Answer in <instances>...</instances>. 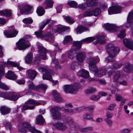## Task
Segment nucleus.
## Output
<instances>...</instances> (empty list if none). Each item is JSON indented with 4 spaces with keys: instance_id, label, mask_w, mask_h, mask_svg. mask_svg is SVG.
Here are the masks:
<instances>
[{
    "instance_id": "nucleus-19",
    "label": "nucleus",
    "mask_w": 133,
    "mask_h": 133,
    "mask_svg": "<svg viewBox=\"0 0 133 133\" xmlns=\"http://www.w3.org/2000/svg\"><path fill=\"white\" fill-rule=\"evenodd\" d=\"M122 74V72L121 71H117L116 72L113 76V81L116 84L119 81L118 79L120 77Z\"/></svg>"
},
{
    "instance_id": "nucleus-41",
    "label": "nucleus",
    "mask_w": 133,
    "mask_h": 133,
    "mask_svg": "<svg viewBox=\"0 0 133 133\" xmlns=\"http://www.w3.org/2000/svg\"><path fill=\"white\" fill-rule=\"evenodd\" d=\"M63 17L66 20V21L69 23L72 24L74 22V20L71 18L69 16H63Z\"/></svg>"
},
{
    "instance_id": "nucleus-55",
    "label": "nucleus",
    "mask_w": 133,
    "mask_h": 133,
    "mask_svg": "<svg viewBox=\"0 0 133 133\" xmlns=\"http://www.w3.org/2000/svg\"><path fill=\"white\" fill-rule=\"evenodd\" d=\"M93 15L92 10L86 11L83 14V16L85 17L90 16Z\"/></svg>"
},
{
    "instance_id": "nucleus-42",
    "label": "nucleus",
    "mask_w": 133,
    "mask_h": 133,
    "mask_svg": "<svg viewBox=\"0 0 133 133\" xmlns=\"http://www.w3.org/2000/svg\"><path fill=\"white\" fill-rule=\"evenodd\" d=\"M83 118L85 121L86 119L91 120L92 119V115L89 114L85 113L83 116Z\"/></svg>"
},
{
    "instance_id": "nucleus-37",
    "label": "nucleus",
    "mask_w": 133,
    "mask_h": 133,
    "mask_svg": "<svg viewBox=\"0 0 133 133\" xmlns=\"http://www.w3.org/2000/svg\"><path fill=\"white\" fill-rule=\"evenodd\" d=\"M50 19H47L46 21H43L40 25V29L41 30L47 24L49 23L50 21Z\"/></svg>"
},
{
    "instance_id": "nucleus-64",
    "label": "nucleus",
    "mask_w": 133,
    "mask_h": 133,
    "mask_svg": "<svg viewBox=\"0 0 133 133\" xmlns=\"http://www.w3.org/2000/svg\"><path fill=\"white\" fill-rule=\"evenodd\" d=\"M101 73L100 69L99 70L98 69L97 70L95 73L94 75L96 76L101 77Z\"/></svg>"
},
{
    "instance_id": "nucleus-39",
    "label": "nucleus",
    "mask_w": 133,
    "mask_h": 133,
    "mask_svg": "<svg viewBox=\"0 0 133 133\" xmlns=\"http://www.w3.org/2000/svg\"><path fill=\"white\" fill-rule=\"evenodd\" d=\"M93 15L95 16H97L99 15L101 12V10L98 8H96L92 10Z\"/></svg>"
},
{
    "instance_id": "nucleus-61",
    "label": "nucleus",
    "mask_w": 133,
    "mask_h": 133,
    "mask_svg": "<svg viewBox=\"0 0 133 133\" xmlns=\"http://www.w3.org/2000/svg\"><path fill=\"white\" fill-rule=\"evenodd\" d=\"M116 105L115 103H113L111 104L108 107V110H112L114 109V108Z\"/></svg>"
},
{
    "instance_id": "nucleus-43",
    "label": "nucleus",
    "mask_w": 133,
    "mask_h": 133,
    "mask_svg": "<svg viewBox=\"0 0 133 133\" xmlns=\"http://www.w3.org/2000/svg\"><path fill=\"white\" fill-rule=\"evenodd\" d=\"M72 41V38L70 36H66L63 41V44L65 45L69 42H71Z\"/></svg>"
},
{
    "instance_id": "nucleus-28",
    "label": "nucleus",
    "mask_w": 133,
    "mask_h": 133,
    "mask_svg": "<svg viewBox=\"0 0 133 133\" xmlns=\"http://www.w3.org/2000/svg\"><path fill=\"white\" fill-rule=\"evenodd\" d=\"M0 110L3 115H5L10 112V109L5 106H3L1 107Z\"/></svg>"
},
{
    "instance_id": "nucleus-62",
    "label": "nucleus",
    "mask_w": 133,
    "mask_h": 133,
    "mask_svg": "<svg viewBox=\"0 0 133 133\" xmlns=\"http://www.w3.org/2000/svg\"><path fill=\"white\" fill-rule=\"evenodd\" d=\"M113 114L110 112H108L106 114V116L107 117V118L109 119L111 118L113 116Z\"/></svg>"
},
{
    "instance_id": "nucleus-21",
    "label": "nucleus",
    "mask_w": 133,
    "mask_h": 133,
    "mask_svg": "<svg viewBox=\"0 0 133 133\" xmlns=\"http://www.w3.org/2000/svg\"><path fill=\"white\" fill-rule=\"evenodd\" d=\"M53 95L55 100L56 102L59 103L63 102L61 96L56 91H54L53 93Z\"/></svg>"
},
{
    "instance_id": "nucleus-25",
    "label": "nucleus",
    "mask_w": 133,
    "mask_h": 133,
    "mask_svg": "<svg viewBox=\"0 0 133 133\" xmlns=\"http://www.w3.org/2000/svg\"><path fill=\"white\" fill-rule=\"evenodd\" d=\"M124 70L128 74L133 72V65L128 64L125 65Z\"/></svg>"
},
{
    "instance_id": "nucleus-5",
    "label": "nucleus",
    "mask_w": 133,
    "mask_h": 133,
    "mask_svg": "<svg viewBox=\"0 0 133 133\" xmlns=\"http://www.w3.org/2000/svg\"><path fill=\"white\" fill-rule=\"evenodd\" d=\"M42 31H39L35 32V34L37 37L41 38H44L45 40L47 41H50V39L53 38V37L52 33H48L46 34L45 35H43L42 33Z\"/></svg>"
},
{
    "instance_id": "nucleus-8",
    "label": "nucleus",
    "mask_w": 133,
    "mask_h": 133,
    "mask_svg": "<svg viewBox=\"0 0 133 133\" xmlns=\"http://www.w3.org/2000/svg\"><path fill=\"white\" fill-rule=\"evenodd\" d=\"M16 44L18 49L20 50L25 49L30 46V45L26 44V41L23 39H21Z\"/></svg>"
},
{
    "instance_id": "nucleus-50",
    "label": "nucleus",
    "mask_w": 133,
    "mask_h": 133,
    "mask_svg": "<svg viewBox=\"0 0 133 133\" xmlns=\"http://www.w3.org/2000/svg\"><path fill=\"white\" fill-rule=\"evenodd\" d=\"M35 106L34 105L30 106L25 105L23 106L22 109L24 110L28 109H32L35 108Z\"/></svg>"
},
{
    "instance_id": "nucleus-53",
    "label": "nucleus",
    "mask_w": 133,
    "mask_h": 133,
    "mask_svg": "<svg viewBox=\"0 0 133 133\" xmlns=\"http://www.w3.org/2000/svg\"><path fill=\"white\" fill-rule=\"evenodd\" d=\"M29 87L30 88L36 91L37 90V86H35L33 82H31L29 84Z\"/></svg>"
},
{
    "instance_id": "nucleus-38",
    "label": "nucleus",
    "mask_w": 133,
    "mask_h": 133,
    "mask_svg": "<svg viewBox=\"0 0 133 133\" xmlns=\"http://www.w3.org/2000/svg\"><path fill=\"white\" fill-rule=\"evenodd\" d=\"M96 91V89L94 87H90L85 91V93L88 94L94 92Z\"/></svg>"
},
{
    "instance_id": "nucleus-9",
    "label": "nucleus",
    "mask_w": 133,
    "mask_h": 133,
    "mask_svg": "<svg viewBox=\"0 0 133 133\" xmlns=\"http://www.w3.org/2000/svg\"><path fill=\"white\" fill-rule=\"evenodd\" d=\"M121 11V7L118 6H114L109 8L108 9L109 14L119 13Z\"/></svg>"
},
{
    "instance_id": "nucleus-51",
    "label": "nucleus",
    "mask_w": 133,
    "mask_h": 133,
    "mask_svg": "<svg viewBox=\"0 0 133 133\" xmlns=\"http://www.w3.org/2000/svg\"><path fill=\"white\" fill-rule=\"evenodd\" d=\"M52 61L55 64L56 68L57 69H59L61 68V66L58 64V62L57 59L54 58L52 59Z\"/></svg>"
},
{
    "instance_id": "nucleus-34",
    "label": "nucleus",
    "mask_w": 133,
    "mask_h": 133,
    "mask_svg": "<svg viewBox=\"0 0 133 133\" xmlns=\"http://www.w3.org/2000/svg\"><path fill=\"white\" fill-rule=\"evenodd\" d=\"M36 12L39 16H41L44 14L45 11L43 7L39 6L37 8Z\"/></svg>"
},
{
    "instance_id": "nucleus-22",
    "label": "nucleus",
    "mask_w": 133,
    "mask_h": 133,
    "mask_svg": "<svg viewBox=\"0 0 133 133\" xmlns=\"http://www.w3.org/2000/svg\"><path fill=\"white\" fill-rule=\"evenodd\" d=\"M3 63L4 65H9L12 66L16 67L19 70H21L22 69V67L19 66V63H17L9 61H7V62H4Z\"/></svg>"
},
{
    "instance_id": "nucleus-49",
    "label": "nucleus",
    "mask_w": 133,
    "mask_h": 133,
    "mask_svg": "<svg viewBox=\"0 0 133 133\" xmlns=\"http://www.w3.org/2000/svg\"><path fill=\"white\" fill-rule=\"evenodd\" d=\"M89 69L92 72H94L95 73L97 70L98 68L95 65L89 66Z\"/></svg>"
},
{
    "instance_id": "nucleus-12",
    "label": "nucleus",
    "mask_w": 133,
    "mask_h": 133,
    "mask_svg": "<svg viewBox=\"0 0 133 133\" xmlns=\"http://www.w3.org/2000/svg\"><path fill=\"white\" fill-rule=\"evenodd\" d=\"M18 32L15 29H12L8 31H5L4 34L7 37H15Z\"/></svg>"
},
{
    "instance_id": "nucleus-58",
    "label": "nucleus",
    "mask_w": 133,
    "mask_h": 133,
    "mask_svg": "<svg viewBox=\"0 0 133 133\" xmlns=\"http://www.w3.org/2000/svg\"><path fill=\"white\" fill-rule=\"evenodd\" d=\"M77 63L76 62H72L70 68L71 70H74L76 68Z\"/></svg>"
},
{
    "instance_id": "nucleus-48",
    "label": "nucleus",
    "mask_w": 133,
    "mask_h": 133,
    "mask_svg": "<svg viewBox=\"0 0 133 133\" xmlns=\"http://www.w3.org/2000/svg\"><path fill=\"white\" fill-rule=\"evenodd\" d=\"M76 53V51L74 49H71L69 52L68 57L69 58L72 59L74 58V54Z\"/></svg>"
},
{
    "instance_id": "nucleus-30",
    "label": "nucleus",
    "mask_w": 133,
    "mask_h": 133,
    "mask_svg": "<svg viewBox=\"0 0 133 133\" xmlns=\"http://www.w3.org/2000/svg\"><path fill=\"white\" fill-rule=\"evenodd\" d=\"M11 12L10 10H2L0 11V15L1 14L3 16H6L10 17L11 16Z\"/></svg>"
},
{
    "instance_id": "nucleus-27",
    "label": "nucleus",
    "mask_w": 133,
    "mask_h": 133,
    "mask_svg": "<svg viewBox=\"0 0 133 133\" xmlns=\"http://www.w3.org/2000/svg\"><path fill=\"white\" fill-rule=\"evenodd\" d=\"M86 3L88 6L91 7L96 6L97 4L96 0H87Z\"/></svg>"
},
{
    "instance_id": "nucleus-4",
    "label": "nucleus",
    "mask_w": 133,
    "mask_h": 133,
    "mask_svg": "<svg viewBox=\"0 0 133 133\" xmlns=\"http://www.w3.org/2000/svg\"><path fill=\"white\" fill-rule=\"evenodd\" d=\"M18 131L20 132H27V129L31 132L30 130L31 128H34L31 127L30 124L28 122H26L23 123H20L18 125Z\"/></svg>"
},
{
    "instance_id": "nucleus-18",
    "label": "nucleus",
    "mask_w": 133,
    "mask_h": 133,
    "mask_svg": "<svg viewBox=\"0 0 133 133\" xmlns=\"http://www.w3.org/2000/svg\"><path fill=\"white\" fill-rule=\"evenodd\" d=\"M86 54L84 52H79L77 54V59L79 62H82L86 57Z\"/></svg>"
},
{
    "instance_id": "nucleus-47",
    "label": "nucleus",
    "mask_w": 133,
    "mask_h": 133,
    "mask_svg": "<svg viewBox=\"0 0 133 133\" xmlns=\"http://www.w3.org/2000/svg\"><path fill=\"white\" fill-rule=\"evenodd\" d=\"M23 21L26 24H30L33 22L31 18H25L23 20Z\"/></svg>"
},
{
    "instance_id": "nucleus-13",
    "label": "nucleus",
    "mask_w": 133,
    "mask_h": 133,
    "mask_svg": "<svg viewBox=\"0 0 133 133\" xmlns=\"http://www.w3.org/2000/svg\"><path fill=\"white\" fill-rule=\"evenodd\" d=\"M100 59L98 56L96 58L91 57L87 59V62L89 66L95 65L97 63L99 62Z\"/></svg>"
},
{
    "instance_id": "nucleus-57",
    "label": "nucleus",
    "mask_w": 133,
    "mask_h": 133,
    "mask_svg": "<svg viewBox=\"0 0 133 133\" xmlns=\"http://www.w3.org/2000/svg\"><path fill=\"white\" fill-rule=\"evenodd\" d=\"M125 30H122L119 34L117 36V37L121 38H122L125 36Z\"/></svg>"
},
{
    "instance_id": "nucleus-16",
    "label": "nucleus",
    "mask_w": 133,
    "mask_h": 133,
    "mask_svg": "<svg viewBox=\"0 0 133 133\" xmlns=\"http://www.w3.org/2000/svg\"><path fill=\"white\" fill-rule=\"evenodd\" d=\"M77 75L85 78H88L89 76V72L84 69H82L77 73Z\"/></svg>"
},
{
    "instance_id": "nucleus-56",
    "label": "nucleus",
    "mask_w": 133,
    "mask_h": 133,
    "mask_svg": "<svg viewBox=\"0 0 133 133\" xmlns=\"http://www.w3.org/2000/svg\"><path fill=\"white\" fill-rule=\"evenodd\" d=\"M100 98V96L99 95H92L90 99L93 101H97Z\"/></svg>"
},
{
    "instance_id": "nucleus-6",
    "label": "nucleus",
    "mask_w": 133,
    "mask_h": 133,
    "mask_svg": "<svg viewBox=\"0 0 133 133\" xmlns=\"http://www.w3.org/2000/svg\"><path fill=\"white\" fill-rule=\"evenodd\" d=\"M95 39V38L94 37H90L87 38L82 40L81 41L74 42L73 46L76 47L77 49L81 48V43L83 42H86L87 43H89L92 42Z\"/></svg>"
},
{
    "instance_id": "nucleus-46",
    "label": "nucleus",
    "mask_w": 133,
    "mask_h": 133,
    "mask_svg": "<svg viewBox=\"0 0 133 133\" xmlns=\"http://www.w3.org/2000/svg\"><path fill=\"white\" fill-rule=\"evenodd\" d=\"M122 63H115L113 64V68L115 69H117L119 68L123 65Z\"/></svg>"
},
{
    "instance_id": "nucleus-35",
    "label": "nucleus",
    "mask_w": 133,
    "mask_h": 133,
    "mask_svg": "<svg viewBox=\"0 0 133 133\" xmlns=\"http://www.w3.org/2000/svg\"><path fill=\"white\" fill-rule=\"evenodd\" d=\"M26 104H33L38 105L41 104L40 102H38L34 99H29L26 102Z\"/></svg>"
},
{
    "instance_id": "nucleus-23",
    "label": "nucleus",
    "mask_w": 133,
    "mask_h": 133,
    "mask_svg": "<svg viewBox=\"0 0 133 133\" xmlns=\"http://www.w3.org/2000/svg\"><path fill=\"white\" fill-rule=\"evenodd\" d=\"M19 97L18 94H16L13 92L9 93L8 99L12 101H16L17 100Z\"/></svg>"
},
{
    "instance_id": "nucleus-26",
    "label": "nucleus",
    "mask_w": 133,
    "mask_h": 133,
    "mask_svg": "<svg viewBox=\"0 0 133 133\" xmlns=\"http://www.w3.org/2000/svg\"><path fill=\"white\" fill-rule=\"evenodd\" d=\"M45 122L44 118L41 115H39L36 117V123L37 124L42 125Z\"/></svg>"
},
{
    "instance_id": "nucleus-40",
    "label": "nucleus",
    "mask_w": 133,
    "mask_h": 133,
    "mask_svg": "<svg viewBox=\"0 0 133 133\" xmlns=\"http://www.w3.org/2000/svg\"><path fill=\"white\" fill-rule=\"evenodd\" d=\"M66 122L68 123L69 125L71 126H73L74 124H75V122H74L72 119L70 118L69 117H66Z\"/></svg>"
},
{
    "instance_id": "nucleus-1",
    "label": "nucleus",
    "mask_w": 133,
    "mask_h": 133,
    "mask_svg": "<svg viewBox=\"0 0 133 133\" xmlns=\"http://www.w3.org/2000/svg\"><path fill=\"white\" fill-rule=\"evenodd\" d=\"M107 50L109 56L105 59V61L108 63L114 60V58L116 55L119 52L120 50L119 48L115 47L114 44H110L107 45Z\"/></svg>"
},
{
    "instance_id": "nucleus-24",
    "label": "nucleus",
    "mask_w": 133,
    "mask_h": 133,
    "mask_svg": "<svg viewBox=\"0 0 133 133\" xmlns=\"http://www.w3.org/2000/svg\"><path fill=\"white\" fill-rule=\"evenodd\" d=\"M31 7L27 5L25 6L20 10L21 12L23 14H28L31 13Z\"/></svg>"
},
{
    "instance_id": "nucleus-14",
    "label": "nucleus",
    "mask_w": 133,
    "mask_h": 133,
    "mask_svg": "<svg viewBox=\"0 0 133 133\" xmlns=\"http://www.w3.org/2000/svg\"><path fill=\"white\" fill-rule=\"evenodd\" d=\"M53 125L57 129L61 131L65 130L67 127V126L65 124L61 122H58L53 124Z\"/></svg>"
},
{
    "instance_id": "nucleus-2",
    "label": "nucleus",
    "mask_w": 133,
    "mask_h": 133,
    "mask_svg": "<svg viewBox=\"0 0 133 133\" xmlns=\"http://www.w3.org/2000/svg\"><path fill=\"white\" fill-rule=\"evenodd\" d=\"M81 85L77 83H74L73 85H66L64 86L63 89L66 93L76 94L81 87Z\"/></svg>"
},
{
    "instance_id": "nucleus-15",
    "label": "nucleus",
    "mask_w": 133,
    "mask_h": 133,
    "mask_svg": "<svg viewBox=\"0 0 133 133\" xmlns=\"http://www.w3.org/2000/svg\"><path fill=\"white\" fill-rule=\"evenodd\" d=\"M123 42L126 47L133 50V41L129 39L124 38L123 39Z\"/></svg>"
},
{
    "instance_id": "nucleus-33",
    "label": "nucleus",
    "mask_w": 133,
    "mask_h": 133,
    "mask_svg": "<svg viewBox=\"0 0 133 133\" xmlns=\"http://www.w3.org/2000/svg\"><path fill=\"white\" fill-rule=\"evenodd\" d=\"M53 5V2L51 0H46L44 6H45V9H47L48 7L51 8Z\"/></svg>"
},
{
    "instance_id": "nucleus-11",
    "label": "nucleus",
    "mask_w": 133,
    "mask_h": 133,
    "mask_svg": "<svg viewBox=\"0 0 133 133\" xmlns=\"http://www.w3.org/2000/svg\"><path fill=\"white\" fill-rule=\"evenodd\" d=\"M104 27L105 29L112 32L116 31L118 28V27L115 25L110 24L109 23L105 24Z\"/></svg>"
},
{
    "instance_id": "nucleus-7",
    "label": "nucleus",
    "mask_w": 133,
    "mask_h": 133,
    "mask_svg": "<svg viewBox=\"0 0 133 133\" xmlns=\"http://www.w3.org/2000/svg\"><path fill=\"white\" fill-rule=\"evenodd\" d=\"M59 108V106H56L51 109L50 112L54 119H61V114L58 111V110H60Z\"/></svg>"
},
{
    "instance_id": "nucleus-63",
    "label": "nucleus",
    "mask_w": 133,
    "mask_h": 133,
    "mask_svg": "<svg viewBox=\"0 0 133 133\" xmlns=\"http://www.w3.org/2000/svg\"><path fill=\"white\" fill-rule=\"evenodd\" d=\"M30 130H31V132L32 133H42L40 131L37 130L36 129L35 127L31 128Z\"/></svg>"
},
{
    "instance_id": "nucleus-36",
    "label": "nucleus",
    "mask_w": 133,
    "mask_h": 133,
    "mask_svg": "<svg viewBox=\"0 0 133 133\" xmlns=\"http://www.w3.org/2000/svg\"><path fill=\"white\" fill-rule=\"evenodd\" d=\"M128 23H130L133 22V11H131L129 13L127 18Z\"/></svg>"
},
{
    "instance_id": "nucleus-20",
    "label": "nucleus",
    "mask_w": 133,
    "mask_h": 133,
    "mask_svg": "<svg viewBox=\"0 0 133 133\" xmlns=\"http://www.w3.org/2000/svg\"><path fill=\"white\" fill-rule=\"evenodd\" d=\"M6 77L7 78L14 80L16 79L17 77L16 75L11 71H9L6 74Z\"/></svg>"
},
{
    "instance_id": "nucleus-44",
    "label": "nucleus",
    "mask_w": 133,
    "mask_h": 133,
    "mask_svg": "<svg viewBox=\"0 0 133 133\" xmlns=\"http://www.w3.org/2000/svg\"><path fill=\"white\" fill-rule=\"evenodd\" d=\"M37 90L38 91L40 89L43 90V91H45L47 87L46 85L42 84L37 86Z\"/></svg>"
},
{
    "instance_id": "nucleus-60",
    "label": "nucleus",
    "mask_w": 133,
    "mask_h": 133,
    "mask_svg": "<svg viewBox=\"0 0 133 133\" xmlns=\"http://www.w3.org/2000/svg\"><path fill=\"white\" fill-rule=\"evenodd\" d=\"M128 83L125 80H123L122 82L119 81L116 84L117 85L121 84L124 86H126L127 85Z\"/></svg>"
},
{
    "instance_id": "nucleus-3",
    "label": "nucleus",
    "mask_w": 133,
    "mask_h": 133,
    "mask_svg": "<svg viewBox=\"0 0 133 133\" xmlns=\"http://www.w3.org/2000/svg\"><path fill=\"white\" fill-rule=\"evenodd\" d=\"M40 71H41L43 73V79H47L50 81H52L54 85L57 84L58 82L57 81H53L51 75L52 71L48 68H41L39 69Z\"/></svg>"
},
{
    "instance_id": "nucleus-45",
    "label": "nucleus",
    "mask_w": 133,
    "mask_h": 133,
    "mask_svg": "<svg viewBox=\"0 0 133 133\" xmlns=\"http://www.w3.org/2000/svg\"><path fill=\"white\" fill-rule=\"evenodd\" d=\"M69 27L65 26L63 27H58L57 28V31L59 33H60L63 31H65L66 30L69 29Z\"/></svg>"
},
{
    "instance_id": "nucleus-32",
    "label": "nucleus",
    "mask_w": 133,
    "mask_h": 133,
    "mask_svg": "<svg viewBox=\"0 0 133 133\" xmlns=\"http://www.w3.org/2000/svg\"><path fill=\"white\" fill-rule=\"evenodd\" d=\"M89 29L83 26H80L78 27L76 29V32L77 33H81L84 31L88 30Z\"/></svg>"
},
{
    "instance_id": "nucleus-10",
    "label": "nucleus",
    "mask_w": 133,
    "mask_h": 133,
    "mask_svg": "<svg viewBox=\"0 0 133 133\" xmlns=\"http://www.w3.org/2000/svg\"><path fill=\"white\" fill-rule=\"evenodd\" d=\"M38 51L39 52L40 57L42 59H46V54L48 52L46 49L43 46H40Z\"/></svg>"
},
{
    "instance_id": "nucleus-29",
    "label": "nucleus",
    "mask_w": 133,
    "mask_h": 133,
    "mask_svg": "<svg viewBox=\"0 0 133 133\" xmlns=\"http://www.w3.org/2000/svg\"><path fill=\"white\" fill-rule=\"evenodd\" d=\"M32 52H30L26 56L25 58V62L27 63H30L32 62Z\"/></svg>"
},
{
    "instance_id": "nucleus-31",
    "label": "nucleus",
    "mask_w": 133,
    "mask_h": 133,
    "mask_svg": "<svg viewBox=\"0 0 133 133\" xmlns=\"http://www.w3.org/2000/svg\"><path fill=\"white\" fill-rule=\"evenodd\" d=\"M96 38L97 43L101 44H104L105 43V40L104 36H98L96 37Z\"/></svg>"
},
{
    "instance_id": "nucleus-17",
    "label": "nucleus",
    "mask_w": 133,
    "mask_h": 133,
    "mask_svg": "<svg viewBox=\"0 0 133 133\" xmlns=\"http://www.w3.org/2000/svg\"><path fill=\"white\" fill-rule=\"evenodd\" d=\"M26 74L29 78L32 80H33L37 75V73L34 70H28L27 71Z\"/></svg>"
},
{
    "instance_id": "nucleus-52",
    "label": "nucleus",
    "mask_w": 133,
    "mask_h": 133,
    "mask_svg": "<svg viewBox=\"0 0 133 133\" xmlns=\"http://www.w3.org/2000/svg\"><path fill=\"white\" fill-rule=\"evenodd\" d=\"M68 4L71 7L75 8L77 6V3L74 1L68 2Z\"/></svg>"
},
{
    "instance_id": "nucleus-59",
    "label": "nucleus",
    "mask_w": 133,
    "mask_h": 133,
    "mask_svg": "<svg viewBox=\"0 0 133 133\" xmlns=\"http://www.w3.org/2000/svg\"><path fill=\"white\" fill-rule=\"evenodd\" d=\"M116 100L117 101H122L124 99L118 94H116L115 95Z\"/></svg>"
},
{
    "instance_id": "nucleus-54",
    "label": "nucleus",
    "mask_w": 133,
    "mask_h": 133,
    "mask_svg": "<svg viewBox=\"0 0 133 133\" xmlns=\"http://www.w3.org/2000/svg\"><path fill=\"white\" fill-rule=\"evenodd\" d=\"M9 93H6L3 92H0V96L5 98L8 99Z\"/></svg>"
}]
</instances>
